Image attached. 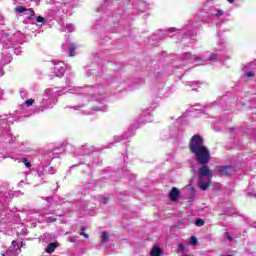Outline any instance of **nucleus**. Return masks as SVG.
<instances>
[{
  "label": "nucleus",
  "mask_w": 256,
  "mask_h": 256,
  "mask_svg": "<svg viewBox=\"0 0 256 256\" xmlns=\"http://www.w3.org/2000/svg\"><path fill=\"white\" fill-rule=\"evenodd\" d=\"M140 120L142 123H151V121H153V116L151 115V112L146 111L140 116Z\"/></svg>",
  "instance_id": "obj_13"
},
{
  "label": "nucleus",
  "mask_w": 256,
  "mask_h": 256,
  "mask_svg": "<svg viewBox=\"0 0 256 256\" xmlns=\"http://www.w3.org/2000/svg\"><path fill=\"white\" fill-rule=\"evenodd\" d=\"M98 199L100 203H103L104 205H107V203H109V198L107 197L99 196Z\"/></svg>",
  "instance_id": "obj_23"
},
{
  "label": "nucleus",
  "mask_w": 256,
  "mask_h": 256,
  "mask_svg": "<svg viewBox=\"0 0 256 256\" xmlns=\"http://www.w3.org/2000/svg\"><path fill=\"white\" fill-rule=\"evenodd\" d=\"M226 103H227V96H224L221 100H220V102H219V107H225V105H226Z\"/></svg>",
  "instance_id": "obj_25"
},
{
  "label": "nucleus",
  "mask_w": 256,
  "mask_h": 256,
  "mask_svg": "<svg viewBox=\"0 0 256 256\" xmlns=\"http://www.w3.org/2000/svg\"><path fill=\"white\" fill-rule=\"evenodd\" d=\"M195 85H197V82H189L190 87H195Z\"/></svg>",
  "instance_id": "obj_44"
},
{
  "label": "nucleus",
  "mask_w": 256,
  "mask_h": 256,
  "mask_svg": "<svg viewBox=\"0 0 256 256\" xmlns=\"http://www.w3.org/2000/svg\"><path fill=\"white\" fill-rule=\"evenodd\" d=\"M214 15L216 19H219V17H223V15H225V12L221 9H216Z\"/></svg>",
  "instance_id": "obj_22"
},
{
  "label": "nucleus",
  "mask_w": 256,
  "mask_h": 256,
  "mask_svg": "<svg viewBox=\"0 0 256 256\" xmlns=\"http://www.w3.org/2000/svg\"><path fill=\"white\" fill-rule=\"evenodd\" d=\"M101 91H103V87H71L68 89L64 88L62 90L57 88H48L45 90L43 97L35 96L33 100L34 113H41L45 111V109H53V106L57 103V97H59V95H63V93H71L72 95H84L80 96L79 99L81 101H88L89 97H93L94 95H101Z\"/></svg>",
  "instance_id": "obj_1"
},
{
  "label": "nucleus",
  "mask_w": 256,
  "mask_h": 256,
  "mask_svg": "<svg viewBox=\"0 0 256 256\" xmlns=\"http://www.w3.org/2000/svg\"><path fill=\"white\" fill-rule=\"evenodd\" d=\"M17 242L15 241V240H13L12 241V245L15 247V244H16Z\"/></svg>",
  "instance_id": "obj_48"
},
{
  "label": "nucleus",
  "mask_w": 256,
  "mask_h": 256,
  "mask_svg": "<svg viewBox=\"0 0 256 256\" xmlns=\"http://www.w3.org/2000/svg\"><path fill=\"white\" fill-rule=\"evenodd\" d=\"M133 7L136 9V11H140V13L147 11V3L143 2V0H136L133 3Z\"/></svg>",
  "instance_id": "obj_10"
},
{
  "label": "nucleus",
  "mask_w": 256,
  "mask_h": 256,
  "mask_svg": "<svg viewBox=\"0 0 256 256\" xmlns=\"http://www.w3.org/2000/svg\"><path fill=\"white\" fill-rule=\"evenodd\" d=\"M45 201H47L48 203H51V201H53V198L52 197H46Z\"/></svg>",
  "instance_id": "obj_42"
},
{
  "label": "nucleus",
  "mask_w": 256,
  "mask_h": 256,
  "mask_svg": "<svg viewBox=\"0 0 256 256\" xmlns=\"http://www.w3.org/2000/svg\"><path fill=\"white\" fill-rule=\"evenodd\" d=\"M216 57L217 55L209 51L204 52L201 56L194 57L190 52H186L180 56V61L187 65H193V63H198L197 65H209Z\"/></svg>",
  "instance_id": "obj_3"
},
{
  "label": "nucleus",
  "mask_w": 256,
  "mask_h": 256,
  "mask_svg": "<svg viewBox=\"0 0 256 256\" xmlns=\"http://www.w3.org/2000/svg\"><path fill=\"white\" fill-rule=\"evenodd\" d=\"M34 25H36V27H39L38 30H35V33H41V27H43V25H45V18L38 16L36 18V23H34Z\"/></svg>",
  "instance_id": "obj_14"
},
{
  "label": "nucleus",
  "mask_w": 256,
  "mask_h": 256,
  "mask_svg": "<svg viewBox=\"0 0 256 256\" xmlns=\"http://www.w3.org/2000/svg\"><path fill=\"white\" fill-rule=\"evenodd\" d=\"M68 241L70 243H77V241H79V237L78 236L70 237Z\"/></svg>",
  "instance_id": "obj_30"
},
{
  "label": "nucleus",
  "mask_w": 256,
  "mask_h": 256,
  "mask_svg": "<svg viewBox=\"0 0 256 256\" xmlns=\"http://www.w3.org/2000/svg\"><path fill=\"white\" fill-rule=\"evenodd\" d=\"M216 105V102H211L209 104H206L204 106V108H201V106H194V109L196 111H202L204 113H207V111H211V109H213V107Z\"/></svg>",
  "instance_id": "obj_12"
},
{
  "label": "nucleus",
  "mask_w": 256,
  "mask_h": 256,
  "mask_svg": "<svg viewBox=\"0 0 256 256\" xmlns=\"http://www.w3.org/2000/svg\"><path fill=\"white\" fill-rule=\"evenodd\" d=\"M179 195H181V192L178 190L177 187H173L169 193V199L173 203H177L179 201Z\"/></svg>",
  "instance_id": "obj_9"
},
{
  "label": "nucleus",
  "mask_w": 256,
  "mask_h": 256,
  "mask_svg": "<svg viewBox=\"0 0 256 256\" xmlns=\"http://www.w3.org/2000/svg\"><path fill=\"white\" fill-rule=\"evenodd\" d=\"M56 7H60L62 13H67V3H57Z\"/></svg>",
  "instance_id": "obj_21"
},
{
  "label": "nucleus",
  "mask_w": 256,
  "mask_h": 256,
  "mask_svg": "<svg viewBox=\"0 0 256 256\" xmlns=\"http://www.w3.org/2000/svg\"><path fill=\"white\" fill-rule=\"evenodd\" d=\"M216 51L217 54L213 53L214 55H216L215 59H217V55H225L229 51V47L227 46V43H225V41L222 40L218 43ZM215 59H213V61H215Z\"/></svg>",
  "instance_id": "obj_7"
},
{
  "label": "nucleus",
  "mask_w": 256,
  "mask_h": 256,
  "mask_svg": "<svg viewBox=\"0 0 256 256\" xmlns=\"http://www.w3.org/2000/svg\"><path fill=\"white\" fill-rule=\"evenodd\" d=\"M102 162H100L99 160L97 159H94L93 162H92V165H101Z\"/></svg>",
  "instance_id": "obj_38"
},
{
  "label": "nucleus",
  "mask_w": 256,
  "mask_h": 256,
  "mask_svg": "<svg viewBox=\"0 0 256 256\" xmlns=\"http://www.w3.org/2000/svg\"><path fill=\"white\" fill-rule=\"evenodd\" d=\"M62 51H68L69 57H75V44L69 41L65 44H62Z\"/></svg>",
  "instance_id": "obj_8"
},
{
  "label": "nucleus",
  "mask_w": 256,
  "mask_h": 256,
  "mask_svg": "<svg viewBox=\"0 0 256 256\" xmlns=\"http://www.w3.org/2000/svg\"><path fill=\"white\" fill-rule=\"evenodd\" d=\"M249 195H253L254 197H256V190H253L252 192H248Z\"/></svg>",
  "instance_id": "obj_45"
},
{
  "label": "nucleus",
  "mask_w": 256,
  "mask_h": 256,
  "mask_svg": "<svg viewBox=\"0 0 256 256\" xmlns=\"http://www.w3.org/2000/svg\"><path fill=\"white\" fill-rule=\"evenodd\" d=\"M244 105H245V101L237 100L236 106L238 107V109H241V107H243Z\"/></svg>",
  "instance_id": "obj_29"
},
{
  "label": "nucleus",
  "mask_w": 256,
  "mask_h": 256,
  "mask_svg": "<svg viewBox=\"0 0 256 256\" xmlns=\"http://www.w3.org/2000/svg\"><path fill=\"white\" fill-rule=\"evenodd\" d=\"M177 33V34H179V31H177V29L176 28H170V29H168V33H169V35H170V33Z\"/></svg>",
  "instance_id": "obj_36"
},
{
  "label": "nucleus",
  "mask_w": 256,
  "mask_h": 256,
  "mask_svg": "<svg viewBox=\"0 0 256 256\" xmlns=\"http://www.w3.org/2000/svg\"><path fill=\"white\" fill-rule=\"evenodd\" d=\"M107 241H109V234L104 231L101 234V243H107Z\"/></svg>",
  "instance_id": "obj_20"
},
{
  "label": "nucleus",
  "mask_w": 256,
  "mask_h": 256,
  "mask_svg": "<svg viewBox=\"0 0 256 256\" xmlns=\"http://www.w3.org/2000/svg\"><path fill=\"white\" fill-rule=\"evenodd\" d=\"M95 111H107V105L104 106H100L98 108L92 109L91 111L86 112V115H93V113H95Z\"/></svg>",
  "instance_id": "obj_17"
},
{
  "label": "nucleus",
  "mask_w": 256,
  "mask_h": 256,
  "mask_svg": "<svg viewBox=\"0 0 256 256\" xmlns=\"http://www.w3.org/2000/svg\"><path fill=\"white\" fill-rule=\"evenodd\" d=\"M123 136H114L115 143H119V141H123Z\"/></svg>",
  "instance_id": "obj_34"
},
{
  "label": "nucleus",
  "mask_w": 256,
  "mask_h": 256,
  "mask_svg": "<svg viewBox=\"0 0 256 256\" xmlns=\"http://www.w3.org/2000/svg\"><path fill=\"white\" fill-rule=\"evenodd\" d=\"M217 171L219 173H222V175H228V176H231L233 173H235V170L231 166H219L217 168Z\"/></svg>",
  "instance_id": "obj_11"
},
{
  "label": "nucleus",
  "mask_w": 256,
  "mask_h": 256,
  "mask_svg": "<svg viewBox=\"0 0 256 256\" xmlns=\"http://www.w3.org/2000/svg\"><path fill=\"white\" fill-rule=\"evenodd\" d=\"M189 147L197 163L202 165L198 170V185L202 191H207L211 185V179H213V172L209 169V166H207V163L211 161V152L208 147L203 145V138L199 136V134L192 136Z\"/></svg>",
  "instance_id": "obj_2"
},
{
  "label": "nucleus",
  "mask_w": 256,
  "mask_h": 256,
  "mask_svg": "<svg viewBox=\"0 0 256 256\" xmlns=\"http://www.w3.org/2000/svg\"><path fill=\"white\" fill-rule=\"evenodd\" d=\"M55 157H60V155H55V153H52L51 151H39L38 154H35V159H37L38 163L43 167L42 170H37L36 177H43V175H45V167L51 165V161H53Z\"/></svg>",
  "instance_id": "obj_4"
},
{
  "label": "nucleus",
  "mask_w": 256,
  "mask_h": 256,
  "mask_svg": "<svg viewBox=\"0 0 256 256\" xmlns=\"http://www.w3.org/2000/svg\"><path fill=\"white\" fill-rule=\"evenodd\" d=\"M85 229V226L81 227L80 235H82V237H85V239H89V234L85 233Z\"/></svg>",
  "instance_id": "obj_27"
},
{
  "label": "nucleus",
  "mask_w": 256,
  "mask_h": 256,
  "mask_svg": "<svg viewBox=\"0 0 256 256\" xmlns=\"http://www.w3.org/2000/svg\"><path fill=\"white\" fill-rule=\"evenodd\" d=\"M66 149L68 151H71L75 157H90V155H93V152L95 151V146H91L89 144H84L80 146L79 148L73 146L72 144H68L66 146Z\"/></svg>",
  "instance_id": "obj_5"
},
{
  "label": "nucleus",
  "mask_w": 256,
  "mask_h": 256,
  "mask_svg": "<svg viewBox=\"0 0 256 256\" xmlns=\"http://www.w3.org/2000/svg\"><path fill=\"white\" fill-rule=\"evenodd\" d=\"M244 69H248L250 71H254L256 73V60L250 62Z\"/></svg>",
  "instance_id": "obj_18"
},
{
  "label": "nucleus",
  "mask_w": 256,
  "mask_h": 256,
  "mask_svg": "<svg viewBox=\"0 0 256 256\" xmlns=\"http://www.w3.org/2000/svg\"><path fill=\"white\" fill-rule=\"evenodd\" d=\"M26 105H27V107H31L33 105V99H28L26 101Z\"/></svg>",
  "instance_id": "obj_37"
},
{
  "label": "nucleus",
  "mask_w": 256,
  "mask_h": 256,
  "mask_svg": "<svg viewBox=\"0 0 256 256\" xmlns=\"http://www.w3.org/2000/svg\"><path fill=\"white\" fill-rule=\"evenodd\" d=\"M150 255L151 256H161V255H163V250L160 247L155 246L152 248Z\"/></svg>",
  "instance_id": "obj_16"
},
{
  "label": "nucleus",
  "mask_w": 256,
  "mask_h": 256,
  "mask_svg": "<svg viewBox=\"0 0 256 256\" xmlns=\"http://www.w3.org/2000/svg\"><path fill=\"white\" fill-rule=\"evenodd\" d=\"M46 221H47L48 223H55V221H57V219H56V218H53V217H48V218H46Z\"/></svg>",
  "instance_id": "obj_35"
},
{
  "label": "nucleus",
  "mask_w": 256,
  "mask_h": 256,
  "mask_svg": "<svg viewBox=\"0 0 256 256\" xmlns=\"http://www.w3.org/2000/svg\"><path fill=\"white\" fill-rule=\"evenodd\" d=\"M225 237H227V239H228L229 241H233V237H231V236L229 235V232H226V233H225Z\"/></svg>",
  "instance_id": "obj_39"
},
{
  "label": "nucleus",
  "mask_w": 256,
  "mask_h": 256,
  "mask_svg": "<svg viewBox=\"0 0 256 256\" xmlns=\"http://www.w3.org/2000/svg\"><path fill=\"white\" fill-rule=\"evenodd\" d=\"M205 225V221L201 218L196 220V227H203Z\"/></svg>",
  "instance_id": "obj_26"
},
{
  "label": "nucleus",
  "mask_w": 256,
  "mask_h": 256,
  "mask_svg": "<svg viewBox=\"0 0 256 256\" xmlns=\"http://www.w3.org/2000/svg\"><path fill=\"white\" fill-rule=\"evenodd\" d=\"M81 107H83V104L82 105H78V106H73V109H75V111L81 109Z\"/></svg>",
  "instance_id": "obj_41"
},
{
  "label": "nucleus",
  "mask_w": 256,
  "mask_h": 256,
  "mask_svg": "<svg viewBox=\"0 0 256 256\" xmlns=\"http://www.w3.org/2000/svg\"><path fill=\"white\" fill-rule=\"evenodd\" d=\"M189 27H191V26H185L184 28H183V33H187L188 35H189V32H187V29H189Z\"/></svg>",
  "instance_id": "obj_40"
},
{
  "label": "nucleus",
  "mask_w": 256,
  "mask_h": 256,
  "mask_svg": "<svg viewBox=\"0 0 256 256\" xmlns=\"http://www.w3.org/2000/svg\"><path fill=\"white\" fill-rule=\"evenodd\" d=\"M22 163H24V165L28 168L31 167V162H29L27 158H22Z\"/></svg>",
  "instance_id": "obj_31"
},
{
  "label": "nucleus",
  "mask_w": 256,
  "mask_h": 256,
  "mask_svg": "<svg viewBox=\"0 0 256 256\" xmlns=\"http://www.w3.org/2000/svg\"><path fill=\"white\" fill-rule=\"evenodd\" d=\"M178 249H179V251H183V249H185V247L183 246V244H179Z\"/></svg>",
  "instance_id": "obj_43"
},
{
  "label": "nucleus",
  "mask_w": 256,
  "mask_h": 256,
  "mask_svg": "<svg viewBox=\"0 0 256 256\" xmlns=\"http://www.w3.org/2000/svg\"><path fill=\"white\" fill-rule=\"evenodd\" d=\"M66 30L69 31V33H73V31H75V25L67 24L66 25Z\"/></svg>",
  "instance_id": "obj_24"
},
{
  "label": "nucleus",
  "mask_w": 256,
  "mask_h": 256,
  "mask_svg": "<svg viewBox=\"0 0 256 256\" xmlns=\"http://www.w3.org/2000/svg\"><path fill=\"white\" fill-rule=\"evenodd\" d=\"M16 13H25L27 11V8L20 6L15 8Z\"/></svg>",
  "instance_id": "obj_28"
},
{
  "label": "nucleus",
  "mask_w": 256,
  "mask_h": 256,
  "mask_svg": "<svg viewBox=\"0 0 256 256\" xmlns=\"http://www.w3.org/2000/svg\"><path fill=\"white\" fill-rule=\"evenodd\" d=\"M56 171L57 170H55V167H49L48 168V175H55Z\"/></svg>",
  "instance_id": "obj_33"
},
{
  "label": "nucleus",
  "mask_w": 256,
  "mask_h": 256,
  "mask_svg": "<svg viewBox=\"0 0 256 256\" xmlns=\"http://www.w3.org/2000/svg\"><path fill=\"white\" fill-rule=\"evenodd\" d=\"M228 3H235V0H227Z\"/></svg>",
  "instance_id": "obj_47"
},
{
  "label": "nucleus",
  "mask_w": 256,
  "mask_h": 256,
  "mask_svg": "<svg viewBox=\"0 0 256 256\" xmlns=\"http://www.w3.org/2000/svg\"><path fill=\"white\" fill-rule=\"evenodd\" d=\"M57 247H59V243L52 242L48 244V246L45 248V253L51 255V253H55V249H57Z\"/></svg>",
  "instance_id": "obj_15"
},
{
  "label": "nucleus",
  "mask_w": 256,
  "mask_h": 256,
  "mask_svg": "<svg viewBox=\"0 0 256 256\" xmlns=\"http://www.w3.org/2000/svg\"><path fill=\"white\" fill-rule=\"evenodd\" d=\"M190 245H197V237L191 236V238H190Z\"/></svg>",
  "instance_id": "obj_32"
},
{
  "label": "nucleus",
  "mask_w": 256,
  "mask_h": 256,
  "mask_svg": "<svg viewBox=\"0 0 256 256\" xmlns=\"http://www.w3.org/2000/svg\"><path fill=\"white\" fill-rule=\"evenodd\" d=\"M97 101H99V103H103V101H105V98L99 100V98H96Z\"/></svg>",
  "instance_id": "obj_46"
},
{
  "label": "nucleus",
  "mask_w": 256,
  "mask_h": 256,
  "mask_svg": "<svg viewBox=\"0 0 256 256\" xmlns=\"http://www.w3.org/2000/svg\"><path fill=\"white\" fill-rule=\"evenodd\" d=\"M54 67L53 73L56 77H63L65 75V63L59 60H53L52 61Z\"/></svg>",
  "instance_id": "obj_6"
},
{
  "label": "nucleus",
  "mask_w": 256,
  "mask_h": 256,
  "mask_svg": "<svg viewBox=\"0 0 256 256\" xmlns=\"http://www.w3.org/2000/svg\"><path fill=\"white\" fill-rule=\"evenodd\" d=\"M244 75L245 77L251 78V77H255V71L253 70H249L247 68H244Z\"/></svg>",
  "instance_id": "obj_19"
}]
</instances>
